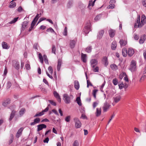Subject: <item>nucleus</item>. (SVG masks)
<instances>
[{"label": "nucleus", "instance_id": "f257e3e1", "mask_svg": "<svg viewBox=\"0 0 146 146\" xmlns=\"http://www.w3.org/2000/svg\"><path fill=\"white\" fill-rule=\"evenodd\" d=\"M145 17L144 15H143L141 17V21H140V18L138 17L136 23H135L134 27L135 28L141 27L143 26L145 23Z\"/></svg>", "mask_w": 146, "mask_h": 146}, {"label": "nucleus", "instance_id": "f03ea898", "mask_svg": "<svg viewBox=\"0 0 146 146\" xmlns=\"http://www.w3.org/2000/svg\"><path fill=\"white\" fill-rule=\"evenodd\" d=\"M129 70L131 72H134L137 70L136 62L134 60H132L129 68Z\"/></svg>", "mask_w": 146, "mask_h": 146}, {"label": "nucleus", "instance_id": "7ed1b4c3", "mask_svg": "<svg viewBox=\"0 0 146 146\" xmlns=\"http://www.w3.org/2000/svg\"><path fill=\"white\" fill-rule=\"evenodd\" d=\"M63 99L65 103L66 104H69L70 102L71 98H73V97L72 95L69 96L67 94H65L63 95Z\"/></svg>", "mask_w": 146, "mask_h": 146}, {"label": "nucleus", "instance_id": "20e7f679", "mask_svg": "<svg viewBox=\"0 0 146 146\" xmlns=\"http://www.w3.org/2000/svg\"><path fill=\"white\" fill-rule=\"evenodd\" d=\"M74 121L75 123V127L77 128H80L81 127V123L78 118H75Z\"/></svg>", "mask_w": 146, "mask_h": 146}, {"label": "nucleus", "instance_id": "39448f33", "mask_svg": "<svg viewBox=\"0 0 146 146\" xmlns=\"http://www.w3.org/2000/svg\"><path fill=\"white\" fill-rule=\"evenodd\" d=\"M49 109L48 107H47L44 110H42V111L37 113L34 116V117H36L40 116L44 114L45 112L47 111Z\"/></svg>", "mask_w": 146, "mask_h": 146}, {"label": "nucleus", "instance_id": "423d86ee", "mask_svg": "<svg viewBox=\"0 0 146 146\" xmlns=\"http://www.w3.org/2000/svg\"><path fill=\"white\" fill-rule=\"evenodd\" d=\"M110 104L107 102H105L102 107V109L104 112H106L108 110L110 107Z\"/></svg>", "mask_w": 146, "mask_h": 146}, {"label": "nucleus", "instance_id": "0eeeda50", "mask_svg": "<svg viewBox=\"0 0 146 146\" xmlns=\"http://www.w3.org/2000/svg\"><path fill=\"white\" fill-rule=\"evenodd\" d=\"M90 63L91 66L94 67V66H96L98 64V61L96 59H92L90 61Z\"/></svg>", "mask_w": 146, "mask_h": 146}, {"label": "nucleus", "instance_id": "6e6552de", "mask_svg": "<svg viewBox=\"0 0 146 146\" xmlns=\"http://www.w3.org/2000/svg\"><path fill=\"white\" fill-rule=\"evenodd\" d=\"M13 66L16 69L18 70L19 69L20 65L19 63L15 61H13Z\"/></svg>", "mask_w": 146, "mask_h": 146}, {"label": "nucleus", "instance_id": "1a4fd4ad", "mask_svg": "<svg viewBox=\"0 0 146 146\" xmlns=\"http://www.w3.org/2000/svg\"><path fill=\"white\" fill-rule=\"evenodd\" d=\"M37 127V131H39L41 130L42 129L44 128H46V125L44 124H42L38 125Z\"/></svg>", "mask_w": 146, "mask_h": 146}, {"label": "nucleus", "instance_id": "9d476101", "mask_svg": "<svg viewBox=\"0 0 146 146\" xmlns=\"http://www.w3.org/2000/svg\"><path fill=\"white\" fill-rule=\"evenodd\" d=\"M102 61L105 66H107L108 65V58L106 56H105L103 57L102 59Z\"/></svg>", "mask_w": 146, "mask_h": 146}, {"label": "nucleus", "instance_id": "9b49d317", "mask_svg": "<svg viewBox=\"0 0 146 146\" xmlns=\"http://www.w3.org/2000/svg\"><path fill=\"white\" fill-rule=\"evenodd\" d=\"M40 118L37 117L34 120L33 122L30 123L31 125H34L37 123H40Z\"/></svg>", "mask_w": 146, "mask_h": 146}, {"label": "nucleus", "instance_id": "f8f14e48", "mask_svg": "<svg viewBox=\"0 0 146 146\" xmlns=\"http://www.w3.org/2000/svg\"><path fill=\"white\" fill-rule=\"evenodd\" d=\"M91 30L90 26V25L86 26L83 29L84 32L86 34H88Z\"/></svg>", "mask_w": 146, "mask_h": 146}, {"label": "nucleus", "instance_id": "ddd939ff", "mask_svg": "<svg viewBox=\"0 0 146 146\" xmlns=\"http://www.w3.org/2000/svg\"><path fill=\"white\" fill-rule=\"evenodd\" d=\"M134 53L133 49L132 48H129L128 49V55L129 57L131 56Z\"/></svg>", "mask_w": 146, "mask_h": 146}, {"label": "nucleus", "instance_id": "4468645a", "mask_svg": "<svg viewBox=\"0 0 146 146\" xmlns=\"http://www.w3.org/2000/svg\"><path fill=\"white\" fill-rule=\"evenodd\" d=\"M104 31L103 30H101L99 31L97 35V38L99 39H100L102 37L104 33Z\"/></svg>", "mask_w": 146, "mask_h": 146}, {"label": "nucleus", "instance_id": "2eb2a0df", "mask_svg": "<svg viewBox=\"0 0 146 146\" xmlns=\"http://www.w3.org/2000/svg\"><path fill=\"white\" fill-rule=\"evenodd\" d=\"M53 94L54 96L57 99L58 102L60 103L61 102V98L58 93L56 91H54Z\"/></svg>", "mask_w": 146, "mask_h": 146}, {"label": "nucleus", "instance_id": "dca6fc26", "mask_svg": "<svg viewBox=\"0 0 146 146\" xmlns=\"http://www.w3.org/2000/svg\"><path fill=\"white\" fill-rule=\"evenodd\" d=\"M146 39V35H144L141 36L139 40V43L140 44H143Z\"/></svg>", "mask_w": 146, "mask_h": 146}, {"label": "nucleus", "instance_id": "f3484780", "mask_svg": "<svg viewBox=\"0 0 146 146\" xmlns=\"http://www.w3.org/2000/svg\"><path fill=\"white\" fill-rule=\"evenodd\" d=\"M23 130V128L21 127L19 129L17 133L16 137L18 138L21 135L22 132Z\"/></svg>", "mask_w": 146, "mask_h": 146}, {"label": "nucleus", "instance_id": "a211bd4d", "mask_svg": "<svg viewBox=\"0 0 146 146\" xmlns=\"http://www.w3.org/2000/svg\"><path fill=\"white\" fill-rule=\"evenodd\" d=\"M109 33L110 36L112 38L114 36L115 34V31L112 29H110L109 30Z\"/></svg>", "mask_w": 146, "mask_h": 146}, {"label": "nucleus", "instance_id": "6ab92c4d", "mask_svg": "<svg viewBox=\"0 0 146 146\" xmlns=\"http://www.w3.org/2000/svg\"><path fill=\"white\" fill-rule=\"evenodd\" d=\"M81 59L84 62H86L87 61V56L86 54L82 53L81 54Z\"/></svg>", "mask_w": 146, "mask_h": 146}, {"label": "nucleus", "instance_id": "aec40b11", "mask_svg": "<svg viewBox=\"0 0 146 146\" xmlns=\"http://www.w3.org/2000/svg\"><path fill=\"white\" fill-rule=\"evenodd\" d=\"M101 113V108H97L96 109V111L95 113L96 115V117L100 116Z\"/></svg>", "mask_w": 146, "mask_h": 146}, {"label": "nucleus", "instance_id": "412c9836", "mask_svg": "<svg viewBox=\"0 0 146 146\" xmlns=\"http://www.w3.org/2000/svg\"><path fill=\"white\" fill-rule=\"evenodd\" d=\"M74 86L76 90H78L80 87L79 83L77 80H75L74 82Z\"/></svg>", "mask_w": 146, "mask_h": 146}, {"label": "nucleus", "instance_id": "4be33fe9", "mask_svg": "<svg viewBox=\"0 0 146 146\" xmlns=\"http://www.w3.org/2000/svg\"><path fill=\"white\" fill-rule=\"evenodd\" d=\"M119 43L121 46H124L127 43V41L123 39H121L119 41Z\"/></svg>", "mask_w": 146, "mask_h": 146}, {"label": "nucleus", "instance_id": "5701e85b", "mask_svg": "<svg viewBox=\"0 0 146 146\" xmlns=\"http://www.w3.org/2000/svg\"><path fill=\"white\" fill-rule=\"evenodd\" d=\"M62 63V60L61 59H59L58 61V65L57 66V69L58 71H59L61 66V65Z\"/></svg>", "mask_w": 146, "mask_h": 146}, {"label": "nucleus", "instance_id": "b1692460", "mask_svg": "<svg viewBox=\"0 0 146 146\" xmlns=\"http://www.w3.org/2000/svg\"><path fill=\"white\" fill-rule=\"evenodd\" d=\"M28 25V22L27 21H24L22 24V29L24 30L27 28Z\"/></svg>", "mask_w": 146, "mask_h": 146}, {"label": "nucleus", "instance_id": "393cba45", "mask_svg": "<svg viewBox=\"0 0 146 146\" xmlns=\"http://www.w3.org/2000/svg\"><path fill=\"white\" fill-rule=\"evenodd\" d=\"M16 113V111L14 110H13L11 114L10 117L9 118V120L10 121H11L12 119L14 117L15 114Z\"/></svg>", "mask_w": 146, "mask_h": 146}, {"label": "nucleus", "instance_id": "a878e982", "mask_svg": "<svg viewBox=\"0 0 146 146\" xmlns=\"http://www.w3.org/2000/svg\"><path fill=\"white\" fill-rule=\"evenodd\" d=\"M117 45L116 42L115 41H113L111 46L112 49L113 50H115L117 46Z\"/></svg>", "mask_w": 146, "mask_h": 146}, {"label": "nucleus", "instance_id": "bb28decb", "mask_svg": "<svg viewBox=\"0 0 146 146\" xmlns=\"http://www.w3.org/2000/svg\"><path fill=\"white\" fill-rule=\"evenodd\" d=\"M122 54L124 57H125L128 54V51L126 48H123L122 50Z\"/></svg>", "mask_w": 146, "mask_h": 146}, {"label": "nucleus", "instance_id": "cd10ccee", "mask_svg": "<svg viewBox=\"0 0 146 146\" xmlns=\"http://www.w3.org/2000/svg\"><path fill=\"white\" fill-rule=\"evenodd\" d=\"M10 100L9 99H7L3 103V105L4 106H7V105L10 104Z\"/></svg>", "mask_w": 146, "mask_h": 146}, {"label": "nucleus", "instance_id": "c85d7f7f", "mask_svg": "<svg viewBox=\"0 0 146 146\" xmlns=\"http://www.w3.org/2000/svg\"><path fill=\"white\" fill-rule=\"evenodd\" d=\"M2 45L3 48L5 49H8L9 46L6 42H3L2 43Z\"/></svg>", "mask_w": 146, "mask_h": 146}, {"label": "nucleus", "instance_id": "c756f323", "mask_svg": "<svg viewBox=\"0 0 146 146\" xmlns=\"http://www.w3.org/2000/svg\"><path fill=\"white\" fill-rule=\"evenodd\" d=\"M16 3L12 1L11 2L9 6V7L10 8H13L15 7L16 6Z\"/></svg>", "mask_w": 146, "mask_h": 146}, {"label": "nucleus", "instance_id": "7c9ffc66", "mask_svg": "<svg viewBox=\"0 0 146 146\" xmlns=\"http://www.w3.org/2000/svg\"><path fill=\"white\" fill-rule=\"evenodd\" d=\"M115 102L117 103L120 100L121 97L120 96H118L113 98Z\"/></svg>", "mask_w": 146, "mask_h": 146}, {"label": "nucleus", "instance_id": "2f4dec72", "mask_svg": "<svg viewBox=\"0 0 146 146\" xmlns=\"http://www.w3.org/2000/svg\"><path fill=\"white\" fill-rule=\"evenodd\" d=\"M111 68L113 70H116L118 69L117 66L114 64H111L110 65Z\"/></svg>", "mask_w": 146, "mask_h": 146}, {"label": "nucleus", "instance_id": "473e14b6", "mask_svg": "<svg viewBox=\"0 0 146 146\" xmlns=\"http://www.w3.org/2000/svg\"><path fill=\"white\" fill-rule=\"evenodd\" d=\"M76 44V42L74 40H71L70 41V46L71 48H74Z\"/></svg>", "mask_w": 146, "mask_h": 146}, {"label": "nucleus", "instance_id": "72a5a7b5", "mask_svg": "<svg viewBox=\"0 0 146 146\" xmlns=\"http://www.w3.org/2000/svg\"><path fill=\"white\" fill-rule=\"evenodd\" d=\"M92 70L94 72H98L99 71V67L96 66H94V67H92Z\"/></svg>", "mask_w": 146, "mask_h": 146}, {"label": "nucleus", "instance_id": "f704fd0d", "mask_svg": "<svg viewBox=\"0 0 146 146\" xmlns=\"http://www.w3.org/2000/svg\"><path fill=\"white\" fill-rule=\"evenodd\" d=\"M25 110L24 108H22L21 110L19 111V113L20 115V116H22L23 114L25 113Z\"/></svg>", "mask_w": 146, "mask_h": 146}, {"label": "nucleus", "instance_id": "c9c22d12", "mask_svg": "<svg viewBox=\"0 0 146 146\" xmlns=\"http://www.w3.org/2000/svg\"><path fill=\"white\" fill-rule=\"evenodd\" d=\"M39 58L40 60V62L42 64L43 62V58L40 53L38 54Z\"/></svg>", "mask_w": 146, "mask_h": 146}, {"label": "nucleus", "instance_id": "e433bc0d", "mask_svg": "<svg viewBox=\"0 0 146 146\" xmlns=\"http://www.w3.org/2000/svg\"><path fill=\"white\" fill-rule=\"evenodd\" d=\"M76 101L77 104L79 105L80 106H81L82 104L81 102V100L80 97H77L76 99Z\"/></svg>", "mask_w": 146, "mask_h": 146}, {"label": "nucleus", "instance_id": "4c0bfd02", "mask_svg": "<svg viewBox=\"0 0 146 146\" xmlns=\"http://www.w3.org/2000/svg\"><path fill=\"white\" fill-rule=\"evenodd\" d=\"M43 59L44 60V61L46 64H48V60L47 58V57L46 55H44L43 56Z\"/></svg>", "mask_w": 146, "mask_h": 146}, {"label": "nucleus", "instance_id": "58836bf2", "mask_svg": "<svg viewBox=\"0 0 146 146\" xmlns=\"http://www.w3.org/2000/svg\"><path fill=\"white\" fill-rule=\"evenodd\" d=\"M56 47L54 45H52V52L56 54Z\"/></svg>", "mask_w": 146, "mask_h": 146}, {"label": "nucleus", "instance_id": "ea45409f", "mask_svg": "<svg viewBox=\"0 0 146 146\" xmlns=\"http://www.w3.org/2000/svg\"><path fill=\"white\" fill-rule=\"evenodd\" d=\"M92 49L91 46H88L86 48V51L88 53H90L91 52Z\"/></svg>", "mask_w": 146, "mask_h": 146}, {"label": "nucleus", "instance_id": "a19ab883", "mask_svg": "<svg viewBox=\"0 0 146 146\" xmlns=\"http://www.w3.org/2000/svg\"><path fill=\"white\" fill-rule=\"evenodd\" d=\"M96 0H95L94 1H90L89 2L88 7L90 6H93L94 5V3Z\"/></svg>", "mask_w": 146, "mask_h": 146}, {"label": "nucleus", "instance_id": "79ce46f5", "mask_svg": "<svg viewBox=\"0 0 146 146\" xmlns=\"http://www.w3.org/2000/svg\"><path fill=\"white\" fill-rule=\"evenodd\" d=\"M46 31L48 32H50L51 33H55V32L51 27H50V28L47 29Z\"/></svg>", "mask_w": 146, "mask_h": 146}, {"label": "nucleus", "instance_id": "37998d69", "mask_svg": "<svg viewBox=\"0 0 146 146\" xmlns=\"http://www.w3.org/2000/svg\"><path fill=\"white\" fill-rule=\"evenodd\" d=\"M98 91V90L97 89H94L93 90L92 94L95 98H96V94Z\"/></svg>", "mask_w": 146, "mask_h": 146}, {"label": "nucleus", "instance_id": "c03bdc74", "mask_svg": "<svg viewBox=\"0 0 146 146\" xmlns=\"http://www.w3.org/2000/svg\"><path fill=\"white\" fill-rule=\"evenodd\" d=\"M79 143L77 140L75 141L72 144V146H79Z\"/></svg>", "mask_w": 146, "mask_h": 146}, {"label": "nucleus", "instance_id": "a18cd8bd", "mask_svg": "<svg viewBox=\"0 0 146 146\" xmlns=\"http://www.w3.org/2000/svg\"><path fill=\"white\" fill-rule=\"evenodd\" d=\"M67 27H65L64 30V31L63 33V35L64 36H66L67 35Z\"/></svg>", "mask_w": 146, "mask_h": 146}, {"label": "nucleus", "instance_id": "49530a36", "mask_svg": "<svg viewBox=\"0 0 146 146\" xmlns=\"http://www.w3.org/2000/svg\"><path fill=\"white\" fill-rule=\"evenodd\" d=\"M18 19V17L14 18L12 21L10 22V23L12 24L15 23L17 21Z\"/></svg>", "mask_w": 146, "mask_h": 146}, {"label": "nucleus", "instance_id": "de8ad7c7", "mask_svg": "<svg viewBox=\"0 0 146 146\" xmlns=\"http://www.w3.org/2000/svg\"><path fill=\"white\" fill-rule=\"evenodd\" d=\"M37 21H36L33 20L32 21V22L31 25V28H33L34 27V26L35 25Z\"/></svg>", "mask_w": 146, "mask_h": 146}, {"label": "nucleus", "instance_id": "09e8293b", "mask_svg": "<svg viewBox=\"0 0 146 146\" xmlns=\"http://www.w3.org/2000/svg\"><path fill=\"white\" fill-rule=\"evenodd\" d=\"M113 83L115 85H116L118 83L117 80L116 78H115L113 80Z\"/></svg>", "mask_w": 146, "mask_h": 146}, {"label": "nucleus", "instance_id": "8fccbe9b", "mask_svg": "<svg viewBox=\"0 0 146 146\" xmlns=\"http://www.w3.org/2000/svg\"><path fill=\"white\" fill-rule=\"evenodd\" d=\"M12 85L11 82H8L7 84V89H9Z\"/></svg>", "mask_w": 146, "mask_h": 146}, {"label": "nucleus", "instance_id": "3c124183", "mask_svg": "<svg viewBox=\"0 0 146 146\" xmlns=\"http://www.w3.org/2000/svg\"><path fill=\"white\" fill-rule=\"evenodd\" d=\"M48 69L49 73L52 74L53 73V70L52 67L51 66H49L48 67Z\"/></svg>", "mask_w": 146, "mask_h": 146}, {"label": "nucleus", "instance_id": "603ef678", "mask_svg": "<svg viewBox=\"0 0 146 146\" xmlns=\"http://www.w3.org/2000/svg\"><path fill=\"white\" fill-rule=\"evenodd\" d=\"M101 17V15H99L97 16L94 18V20L95 21H97L100 19Z\"/></svg>", "mask_w": 146, "mask_h": 146}, {"label": "nucleus", "instance_id": "864d4df0", "mask_svg": "<svg viewBox=\"0 0 146 146\" xmlns=\"http://www.w3.org/2000/svg\"><path fill=\"white\" fill-rule=\"evenodd\" d=\"M70 119V116H68L66 117L65 118V120L67 122H69Z\"/></svg>", "mask_w": 146, "mask_h": 146}, {"label": "nucleus", "instance_id": "5fc2aeb1", "mask_svg": "<svg viewBox=\"0 0 146 146\" xmlns=\"http://www.w3.org/2000/svg\"><path fill=\"white\" fill-rule=\"evenodd\" d=\"M89 86H92L93 85L89 80H87V87L88 88Z\"/></svg>", "mask_w": 146, "mask_h": 146}, {"label": "nucleus", "instance_id": "6e6d98bb", "mask_svg": "<svg viewBox=\"0 0 146 146\" xmlns=\"http://www.w3.org/2000/svg\"><path fill=\"white\" fill-rule=\"evenodd\" d=\"M134 39L135 40H138L139 38V36L136 34H135L134 35Z\"/></svg>", "mask_w": 146, "mask_h": 146}, {"label": "nucleus", "instance_id": "4d7b16f0", "mask_svg": "<svg viewBox=\"0 0 146 146\" xmlns=\"http://www.w3.org/2000/svg\"><path fill=\"white\" fill-rule=\"evenodd\" d=\"M118 85L119 88L120 89H123L124 87V84L123 83L119 84Z\"/></svg>", "mask_w": 146, "mask_h": 146}, {"label": "nucleus", "instance_id": "13d9d810", "mask_svg": "<svg viewBox=\"0 0 146 146\" xmlns=\"http://www.w3.org/2000/svg\"><path fill=\"white\" fill-rule=\"evenodd\" d=\"M49 102L52 105L54 106H56V103L54 102L53 101L51 100H49Z\"/></svg>", "mask_w": 146, "mask_h": 146}, {"label": "nucleus", "instance_id": "bf43d9fd", "mask_svg": "<svg viewBox=\"0 0 146 146\" xmlns=\"http://www.w3.org/2000/svg\"><path fill=\"white\" fill-rule=\"evenodd\" d=\"M13 135H12L11 136V139L9 141V143H10V144H11L13 142Z\"/></svg>", "mask_w": 146, "mask_h": 146}, {"label": "nucleus", "instance_id": "052dcab7", "mask_svg": "<svg viewBox=\"0 0 146 146\" xmlns=\"http://www.w3.org/2000/svg\"><path fill=\"white\" fill-rule=\"evenodd\" d=\"M25 68L27 70H29L30 69V65L28 64H26Z\"/></svg>", "mask_w": 146, "mask_h": 146}, {"label": "nucleus", "instance_id": "680f3d73", "mask_svg": "<svg viewBox=\"0 0 146 146\" xmlns=\"http://www.w3.org/2000/svg\"><path fill=\"white\" fill-rule=\"evenodd\" d=\"M39 17V14H37L33 20L37 21Z\"/></svg>", "mask_w": 146, "mask_h": 146}, {"label": "nucleus", "instance_id": "e2e57ef3", "mask_svg": "<svg viewBox=\"0 0 146 146\" xmlns=\"http://www.w3.org/2000/svg\"><path fill=\"white\" fill-rule=\"evenodd\" d=\"M98 104V103L96 102H93V107L94 109L96 108Z\"/></svg>", "mask_w": 146, "mask_h": 146}, {"label": "nucleus", "instance_id": "0e129e2a", "mask_svg": "<svg viewBox=\"0 0 146 146\" xmlns=\"http://www.w3.org/2000/svg\"><path fill=\"white\" fill-rule=\"evenodd\" d=\"M22 10L23 9L21 6L19 7L17 9V11L19 12H21Z\"/></svg>", "mask_w": 146, "mask_h": 146}, {"label": "nucleus", "instance_id": "69168bd1", "mask_svg": "<svg viewBox=\"0 0 146 146\" xmlns=\"http://www.w3.org/2000/svg\"><path fill=\"white\" fill-rule=\"evenodd\" d=\"M109 8L112 9L115 7V5L114 4H110L109 5Z\"/></svg>", "mask_w": 146, "mask_h": 146}, {"label": "nucleus", "instance_id": "338daca9", "mask_svg": "<svg viewBox=\"0 0 146 146\" xmlns=\"http://www.w3.org/2000/svg\"><path fill=\"white\" fill-rule=\"evenodd\" d=\"M124 80L126 82H128L129 80L127 76L125 74V76L124 78Z\"/></svg>", "mask_w": 146, "mask_h": 146}, {"label": "nucleus", "instance_id": "774afa93", "mask_svg": "<svg viewBox=\"0 0 146 146\" xmlns=\"http://www.w3.org/2000/svg\"><path fill=\"white\" fill-rule=\"evenodd\" d=\"M143 55L145 59L146 60V50H144Z\"/></svg>", "mask_w": 146, "mask_h": 146}]
</instances>
